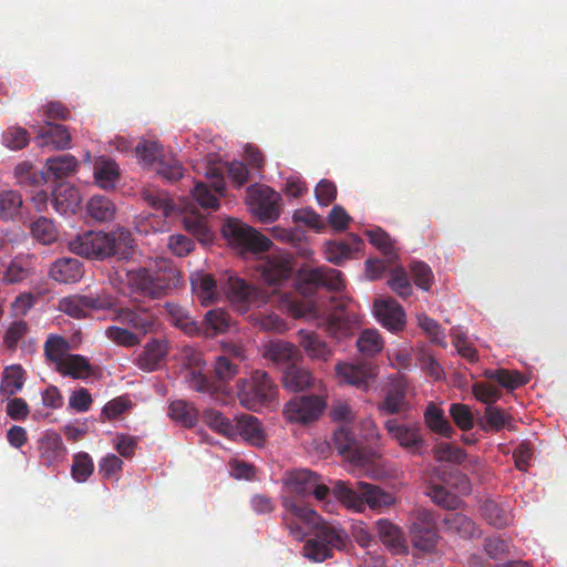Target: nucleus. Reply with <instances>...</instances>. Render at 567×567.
Here are the masks:
<instances>
[{"label":"nucleus","mask_w":567,"mask_h":567,"mask_svg":"<svg viewBox=\"0 0 567 567\" xmlns=\"http://www.w3.org/2000/svg\"><path fill=\"white\" fill-rule=\"evenodd\" d=\"M223 234L231 246L241 251L264 252L271 246L269 238L238 219H228L223 226Z\"/></svg>","instance_id":"9"},{"label":"nucleus","mask_w":567,"mask_h":567,"mask_svg":"<svg viewBox=\"0 0 567 567\" xmlns=\"http://www.w3.org/2000/svg\"><path fill=\"white\" fill-rule=\"evenodd\" d=\"M414 284L422 290L429 291L434 281V275L431 267L424 261L413 260L410 266Z\"/></svg>","instance_id":"55"},{"label":"nucleus","mask_w":567,"mask_h":567,"mask_svg":"<svg viewBox=\"0 0 567 567\" xmlns=\"http://www.w3.org/2000/svg\"><path fill=\"white\" fill-rule=\"evenodd\" d=\"M333 495L349 509L363 512L365 508V498L358 487V491L349 487L344 482L338 481L333 488Z\"/></svg>","instance_id":"39"},{"label":"nucleus","mask_w":567,"mask_h":567,"mask_svg":"<svg viewBox=\"0 0 567 567\" xmlns=\"http://www.w3.org/2000/svg\"><path fill=\"white\" fill-rule=\"evenodd\" d=\"M434 455L437 461H445L460 464L465 460V453L462 449L450 442H440L434 449Z\"/></svg>","instance_id":"59"},{"label":"nucleus","mask_w":567,"mask_h":567,"mask_svg":"<svg viewBox=\"0 0 567 567\" xmlns=\"http://www.w3.org/2000/svg\"><path fill=\"white\" fill-rule=\"evenodd\" d=\"M217 193L213 192L205 183L198 182L195 184L192 195L194 199L203 207L217 209L219 200L216 196Z\"/></svg>","instance_id":"60"},{"label":"nucleus","mask_w":567,"mask_h":567,"mask_svg":"<svg viewBox=\"0 0 567 567\" xmlns=\"http://www.w3.org/2000/svg\"><path fill=\"white\" fill-rule=\"evenodd\" d=\"M235 393L239 404L252 412L270 410L279 403V388L275 379L261 369L237 379Z\"/></svg>","instance_id":"4"},{"label":"nucleus","mask_w":567,"mask_h":567,"mask_svg":"<svg viewBox=\"0 0 567 567\" xmlns=\"http://www.w3.org/2000/svg\"><path fill=\"white\" fill-rule=\"evenodd\" d=\"M115 298L109 293L102 295H73L60 300L59 309L74 319H83L91 310L111 309Z\"/></svg>","instance_id":"12"},{"label":"nucleus","mask_w":567,"mask_h":567,"mask_svg":"<svg viewBox=\"0 0 567 567\" xmlns=\"http://www.w3.org/2000/svg\"><path fill=\"white\" fill-rule=\"evenodd\" d=\"M408 533L413 548L423 554L435 553L441 536L433 511L424 507L411 511L408 517Z\"/></svg>","instance_id":"6"},{"label":"nucleus","mask_w":567,"mask_h":567,"mask_svg":"<svg viewBox=\"0 0 567 567\" xmlns=\"http://www.w3.org/2000/svg\"><path fill=\"white\" fill-rule=\"evenodd\" d=\"M320 384L321 382L317 381L308 369L297 364L288 365L282 375L284 388L291 392L317 389Z\"/></svg>","instance_id":"20"},{"label":"nucleus","mask_w":567,"mask_h":567,"mask_svg":"<svg viewBox=\"0 0 567 567\" xmlns=\"http://www.w3.org/2000/svg\"><path fill=\"white\" fill-rule=\"evenodd\" d=\"M230 326V316L221 308L209 310L199 323L200 332L206 337H215L225 333Z\"/></svg>","instance_id":"35"},{"label":"nucleus","mask_w":567,"mask_h":567,"mask_svg":"<svg viewBox=\"0 0 567 567\" xmlns=\"http://www.w3.org/2000/svg\"><path fill=\"white\" fill-rule=\"evenodd\" d=\"M326 408L321 395L295 396L285 404L282 415L288 423L309 424L318 421Z\"/></svg>","instance_id":"11"},{"label":"nucleus","mask_w":567,"mask_h":567,"mask_svg":"<svg viewBox=\"0 0 567 567\" xmlns=\"http://www.w3.org/2000/svg\"><path fill=\"white\" fill-rule=\"evenodd\" d=\"M39 451L42 463L52 465L61 461L65 454L61 436L54 432H48L39 442Z\"/></svg>","instance_id":"33"},{"label":"nucleus","mask_w":567,"mask_h":567,"mask_svg":"<svg viewBox=\"0 0 567 567\" xmlns=\"http://www.w3.org/2000/svg\"><path fill=\"white\" fill-rule=\"evenodd\" d=\"M192 287L203 306H208L216 301L218 290L216 280L212 275H197L196 278L192 279Z\"/></svg>","instance_id":"41"},{"label":"nucleus","mask_w":567,"mask_h":567,"mask_svg":"<svg viewBox=\"0 0 567 567\" xmlns=\"http://www.w3.org/2000/svg\"><path fill=\"white\" fill-rule=\"evenodd\" d=\"M86 209L89 215L99 221H109L113 219L116 212L114 203L104 195L93 196L89 200Z\"/></svg>","instance_id":"44"},{"label":"nucleus","mask_w":567,"mask_h":567,"mask_svg":"<svg viewBox=\"0 0 567 567\" xmlns=\"http://www.w3.org/2000/svg\"><path fill=\"white\" fill-rule=\"evenodd\" d=\"M408 390L409 381L404 375L400 373L391 375L386 385L384 400L379 404V409L386 414L400 413L408 404Z\"/></svg>","instance_id":"15"},{"label":"nucleus","mask_w":567,"mask_h":567,"mask_svg":"<svg viewBox=\"0 0 567 567\" xmlns=\"http://www.w3.org/2000/svg\"><path fill=\"white\" fill-rule=\"evenodd\" d=\"M184 227L200 241L208 240L210 238V230L207 226V221L204 216L200 215H188L183 219Z\"/></svg>","instance_id":"61"},{"label":"nucleus","mask_w":567,"mask_h":567,"mask_svg":"<svg viewBox=\"0 0 567 567\" xmlns=\"http://www.w3.org/2000/svg\"><path fill=\"white\" fill-rule=\"evenodd\" d=\"M336 372L342 382L361 389H368L369 382L375 378V368L371 363H338Z\"/></svg>","instance_id":"19"},{"label":"nucleus","mask_w":567,"mask_h":567,"mask_svg":"<svg viewBox=\"0 0 567 567\" xmlns=\"http://www.w3.org/2000/svg\"><path fill=\"white\" fill-rule=\"evenodd\" d=\"M282 506V524L295 539L303 540L311 532L313 533L315 524L319 523V515L315 509L293 497L284 498Z\"/></svg>","instance_id":"7"},{"label":"nucleus","mask_w":567,"mask_h":567,"mask_svg":"<svg viewBox=\"0 0 567 567\" xmlns=\"http://www.w3.org/2000/svg\"><path fill=\"white\" fill-rule=\"evenodd\" d=\"M29 331V326L24 320L13 321L7 329L3 342L8 350L16 351L18 342L24 338Z\"/></svg>","instance_id":"62"},{"label":"nucleus","mask_w":567,"mask_h":567,"mask_svg":"<svg viewBox=\"0 0 567 567\" xmlns=\"http://www.w3.org/2000/svg\"><path fill=\"white\" fill-rule=\"evenodd\" d=\"M93 470V461L87 453H79L74 456L71 472L75 481L85 482L92 475Z\"/></svg>","instance_id":"58"},{"label":"nucleus","mask_w":567,"mask_h":567,"mask_svg":"<svg viewBox=\"0 0 567 567\" xmlns=\"http://www.w3.org/2000/svg\"><path fill=\"white\" fill-rule=\"evenodd\" d=\"M389 287L401 298L406 299L413 293L408 272L403 267H396L391 270L388 280Z\"/></svg>","instance_id":"54"},{"label":"nucleus","mask_w":567,"mask_h":567,"mask_svg":"<svg viewBox=\"0 0 567 567\" xmlns=\"http://www.w3.org/2000/svg\"><path fill=\"white\" fill-rule=\"evenodd\" d=\"M305 556L315 561H323L332 557L331 547L327 546L322 540L315 538L307 540L303 546Z\"/></svg>","instance_id":"63"},{"label":"nucleus","mask_w":567,"mask_h":567,"mask_svg":"<svg viewBox=\"0 0 567 567\" xmlns=\"http://www.w3.org/2000/svg\"><path fill=\"white\" fill-rule=\"evenodd\" d=\"M305 284L312 288L324 287L333 291H340L344 288L342 272L324 266L310 269L306 274Z\"/></svg>","instance_id":"21"},{"label":"nucleus","mask_w":567,"mask_h":567,"mask_svg":"<svg viewBox=\"0 0 567 567\" xmlns=\"http://www.w3.org/2000/svg\"><path fill=\"white\" fill-rule=\"evenodd\" d=\"M482 516L492 526L503 528L511 523V515L504 506L487 499L481 506Z\"/></svg>","instance_id":"45"},{"label":"nucleus","mask_w":567,"mask_h":567,"mask_svg":"<svg viewBox=\"0 0 567 567\" xmlns=\"http://www.w3.org/2000/svg\"><path fill=\"white\" fill-rule=\"evenodd\" d=\"M204 370L205 360L200 352L190 351L186 354L184 372L186 383L194 391L214 396L224 392L225 384L238 373V364L225 355L217 357L214 367L217 380L209 379Z\"/></svg>","instance_id":"2"},{"label":"nucleus","mask_w":567,"mask_h":567,"mask_svg":"<svg viewBox=\"0 0 567 567\" xmlns=\"http://www.w3.org/2000/svg\"><path fill=\"white\" fill-rule=\"evenodd\" d=\"M52 196L53 207L61 215L74 214L82 202L80 190L68 184L59 185Z\"/></svg>","instance_id":"26"},{"label":"nucleus","mask_w":567,"mask_h":567,"mask_svg":"<svg viewBox=\"0 0 567 567\" xmlns=\"http://www.w3.org/2000/svg\"><path fill=\"white\" fill-rule=\"evenodd\" d=\"M370 243L375 246L383 255L389 258L395 256L391 237L381 228L367 231Z\"/></svg>","instance_id":"64"},{"label":"nucleus","mask_w":567,"mask_h":567,"mask_svg":"<svg viewBox=\"0 0 567 567\" xmlns=\"http://www.w3.org/2000/svg\"><path fill=\"white\" fill-rule=\"evenodd\" d=\"M388 433L399 444L413 454H421L425 442L420 427H386Z\"/></svg>","instance_id":"31"},{"label":"nucleus","mask_w":567,"mask_h":567,"mask_svg":"<svg viewBox=\"0 0 567 567\" xmlns=\"http://www.w3.org/2000/svg\"><path fill=\"white\" fill-rule=\"evenodd\" d=\"M375 529L381 543L394 555L409 553L408 540L400 526L386 518L375 522Z\"/></svg>","instance_id":"17"},{"label":"nucleus","mask_w":567,"mask_h":567,"mask_svg":"<svg viewBox=\"0 0 567 567\" xmlns=\"http://www.w3.org/2000/svg\"><path fill=\"white\" fill-rule=\"evenodd\" d=\"M84 274L82 262L76 258L63 257L55 260L50 268V277L62 284L78 282Z\"/></svg>","instance_id":"23"},{"label":"nucleus","mask_w":567,"mask_h":567,"mask_svg":"<svg viewBox=\"0 0 567 567\" xmlns=\"http://www.w3.org/2000/svg\"><path fill=\"white\" fill-rule=\"evenodd\" d=\"M133 238L130 230L118 228L112 233L85 231L79 234L68 244L69 249L79 256L104 260L111 257L128 259L133 251Z\"/></svg>","instance_id":"1"},{"label":"nucleus","mask_w":567,"mask_h":567,"mask_svg":"<svg viewBox=\"0 0 567 567\" xmlns=\"http://www.w3.org/2000/svg\"><path fill=\"white\" fill-rule=\"evenodd\" d=\"M358 487L361 489L365 498V506H369L373 511L389 508L395 502V498L391 493L383 491L379 486L365 482H358Z\"/></svg>","instance_id":"34"},{"label":"nucleus","mask_w":567,"mask_h":567,"mask_svg":"<svg viewBox=\"0 0 567 567\" xmlns=\"http://www.w3.org/2000/svg\"><path fill=\"white\" fill-rule=\"evenodd\" d=\"M292 270L290 257L274 256L265 265L262 277L269 285H279L291 276Z\"/></svg>","instance_id":"30"},{"label":"nucleus","mask_w":567,"mask_h":567,"mask_svg":"<svg viewBox=\"0 0 567 567\" xmlns=\"http://www.w3.org/2000/svg\"><path fill=\"white\" fill-rule=\"evenodd\" d=\"M35 141L41 147L52 145L55 150H66L71 144V135L64 125L47 122V126L40 130Z\"/></svg>","instance_id":"27"},{"label":"nucleus","mask_w":567,"mask_h":567,"mask_svg":"<svg viewBox=\"0 0 567 567\" xmlns=\"http://www.w3.org/2000/svg\"><path fill=\"white\" fill-rule=\"evenodd\" d=\"M48 176L54 179H62L75 172L78 161L73 155L64 154L47 159Z\"/></svg>","instance_id":"42"},{"label":"nucleus","mask_w":567,"mask_h":567,"mask_svg":"<svg viewBox=\"0 0 567 567\" xmlns=\"http://www.w3.org/2000/svg\"><path fill=\"white\" fill-rule=\"evenodd\" d=\"M358 350L367 355L373 357L381 352L383 348V341L377 330L365 329L361 332L357 340Z\"/></svg>","instance_id":"52"},{"label":"nucleus","mask_w":567,"mask_h":567,"mask_svg":"<svg viewBox=\"0 0 567 567\" xmlns=\"http://www.w3.org/2000/svg\"><path fill=\"white\" fill-rule=\"evenodd\" d=\"M215 433L233 441H244L252 446H262L266 441L264 427H210Z\"/></svg>","instance_id":"29"},{"label":"nucleus","mask_w":567,"mask_h":567,"mask_svg":"<svg viewBox=\"0 0 567 567\" xmlns=\"http://www.w3.org/2000/svg\"><path fill=\"white\" fill-rule=\"evenodd\" d=\"M363 245L362 239L355 234H348L343 240H330L326 243V259L333 265H341L351 259L354 252L360 251Z\"/></svg>","instance_id":"18"},{"label":"nucleus","mask_w":567,"mask_h":567,"mask_svg":"<svg viewBox=\"0 0 567 567\" xmlns=\"http://www.w3.org/2000/svg\"><path fill=\"white\" fill-rule=\"evenodd\" d=\"M234 420H237V425H258L257 417L249 414L230 417L217 409H207L203 412V421L207 425H231Z\"/></svg>","instance_id":"43"},{"label":"nucleus","mask_w":567,"mask_h":567,"mask_svg":"<svg viewBox=\"0 0 567 567\" xmlns=\"http://www.w3.org/2000/svg\"><path fill=\"white\" fill-rule=\"evenodd\" d=\"M168 353L166 340L152 339L136 358V365L147 372L158 369L159 364Z\"/></svg>","instance_id":"22"},{"label":"nucleus","mask_w":567,"mask_h":567,"mask_svg":"<svg viewBox=\"0 0 567 567\" xmlns=\"http://www.w3.org/2000/svg\"><path fill=\"white\" fill-rule=\"evenodd\" d=\"M105 336L114 343L122 347H134L140 344L141 334L134 333L126 328L111 326L105 330Z\"/></svg>","instance_id":"56"},{"label":"nucleus","mask_w":567,"mask_h":567,"mask_svg":"<svg viewBox=\"0 0 567 567\" xmlns=\"http://www.w3.org/2000/svg\"><path fill=\"white\" fill-rule=\"evenodd\" d=\"M167 414L173 422L182 425H196L199 417L198 409L192 402L185 400L172 401Z\"/></svg>","instance_id":"38"},{"label":"nucleus","mask_w":567,"mask_h":567,"mask_svg":"<svg viewBox=\"0 0 567 567\" xmlns=\"http://www.w3.org/2000/svg\"><path fill=\"white\" fill-rule=\"evenodd\" d=\"M94 178L99 187L114 189L120 179L118 165L112 159H101L94 164Z\"/></svg>","instance_id":"36"},{"label":"nucleus","mask_w":567,"mask_h":567,"mask_svg":"<svg viewBox=\"0 0 567 567\" xmlns=\"http://www.w3.org/2000/svg\"><path fill=\"white\" fill-rule=\"evenodd\" d=\"M233 307L240 313H246L250 307L266 303L267 295L246 280L228 276L221 284Z\"/></svg>","instance_id":"10"},{"label":"nucleus","mask_w":567,"mask_h":567,"mask_svg":"<svg viewBox=\"0 0 567 567\" xmlns=\"http://www.w3.org/2000/svg\"><path fill=\"white\" fill-rule=\"evenodd\" d=\"M133 408L132 401L126 396H117L109 401L103 410V421L121 420L124 415L128 414Z\"/></svg>","instance_id":"53"},{"label":"nucleus","mask_w":567,"mask_h":567,"mask_svg":"<svg viewBox=\"0 0 567 567\" xmlns=\"http://www.w3.org/2000/svg\"><path fill=\"white\" fill-rule=\"evenodd\" d=\"M23 386V369L19 364L6 367L2 371L0 382V393L3 395H13Z\"/></svg>","instance_id":"47"},{"label":"nucleus","mask_w":567,"mask_h":567,"mask_svg":"<svg viewBox=\"0 0 567 567\" xmlns=\"http://www.w3.org/2000/svg\"><path fill=\"white\" fill-rule=\"evenodd\" d=\"M318 474L306 468L296 470L289 472L285 480L287 486H289L298 495L305 496L311 493L315 482L318 478Z\"/></svg>","instance_id":"40"},{"label":"nucleus","mask_w":567,"mask_h":567,"mask_svg":"<svg viewBox=\"0 0 567 567\" xmlns=\"http://www.w3.org/2000/svg\"><path fill=\"white\" fill-rule=\"evenodd\" d=\"M142 198L148 206L157 212H161L165 217L169 216L175 209L173 199L165 190L145 188L142 192Z\"/></svg>","instance_id":"46"},{"label":"nucleus","mask_w":567,"mask_h":567,"mask_svg":"<svg viewBox=\"0 0 567 567\" xmlns=\"http://www.w3.org/2000/svg\"><path fill=\"white\" fill-rule=\"evenodd\" d=\"M250 213L261 223L276 221L281 213V196L266 185H250L247 189Z\"/></svg>","instance_id":"8"},{"label":"nucleus","mask_w":567,"mask_h":567,"mask_svg":"<svg viewBox=\"0 0 567 567\" xmlns=\"http://www.w3.org/2000/svg\"><path fill=\"white\" fill-rule=\"evenodd\" d=\"M69 350L70 342L61 336L50 334L44 342V354L55 368L70 354Z\"/></svg>","instance_id":"48"},{"label":"nucleus","mask_w":567,"mask_h":567,"mask_svg":"<svg viewBox=\"0 0 567 567\" xmlns=\"http://www.w3.org/2000/svg\"><path fill=\"white\" fill-rule=\"evenodd\" d=\"M30 230L35 240L43 245H50L58 239V230L54 223L47 218L40 217L30 225Z\"/></svg>","instance_id":"50"},{"label":"nucleus","mask_w":567,"mask_h":567,"mask_svg":"<svg viewBox=\"0 0 567 567\" xmlns=\"http://www.w3.org/2000/svg\"><path fill=\"white\" fill-rule=\"evenodd\" d=\"M378 427H337L332 444L340 455L355 465L372 462L379 454Z\"/></svg>","instance_id":"5"},{"label":"nucleus","mask_w":567,"mask_h":567,"mask_svg":"<svg viewBox=\"0 0 567 567\" xmlns=\"http://www.w3.org/2000/svg\"><path fill=\"white\" fill-rule=\"evenodd\" d=\"M473 394L477 400L486 404L485 416L487 425H512L515 420L505 410L493 405L502 395L499 389L487 382H478L473 385Z\"/></svg>","instance_id":"13"},{"label":"nucleus","mask_w":567,"mask_h":567,"mask_svg":"<svg viewBox=\"0 0 567 567\" xmlns=\"http://www.w3.org/2000/svg\"><path fill=\"white\" fill-rule=\"evenodd\" d=\"M55 370L73 379H87L92 373L89 360L81 354H69Z\"/></svg>","instance_id":"37"},{"label":"nucleus","mask_w":567,"mask_h":567,"mask_svg":"<svg viewBox=\"0 0 567 567\" xmlns=\"http://www.w3.org/2000/svg\"><path fill=\"white\" fill-rule=\"evenodd\" d=\"M446 532L456 534L464 539L474 538L480 534L476 524L462 513H447L443 518Z\"/></svg>","instance_id":"32"},{"label":"nucleus","mask_w":567,"mask_h":567,"mask_svg":"<svg viewBox=\"0 0 567 567\" xmlns=\"http://www.w3.org/2000/svg\"><path fill=\"white\" fill-rule=\"evenodd\" d=\"M313 534L332 550H342L347 546L348 535L346 530L323 520L320 516L319 523L315 524Z\"/></svg>","instance_id":"28"},{"label":"nucleus","mask_w":567,"mask_h":567,"mask_svg":"<svg viewBox=\"0 0 567 567\" xmlns=\"http://www.w3.org/2000/svg\"><path fill=\"white\" fill-rule=\"evenodd\" d=\"M299 344L311 360L328 361L333 354L332 348L313 331L300 330Z\"/></svg>","instance_id":"24"},{"label":"nucleus","mask_w":567,"mask_h":567,"mask_svg":"<svg viewBox=\"0 0 567 567\" xmlns=\"http://www.w3.org/2000/svg\"><path fill=\"white\" fill-rule=\"evenodd\" d=\"M485 377L488 380L497 382L501 386L515 390L527 383L526 378L516 370L495 369L486 370Z\"/></svg>","instance_id":"49"},{"label":"nucleus","mask_w":567,"mask_h":567,"mask_svg":"<svg viewBox=\"0 0 567 567\" xmlns=\"http://www.w3.org/2000/svg\"><path fill=\"white\" fill-rule=\"evenodd\" d=\"M115 319L123 326L132 328L134 333L141 334V339L158 327L157 317L146 308H120L115 312Z\"/></svg>","instance_id":"14"},{"label":"nucleus","mask_w":567,"mask_h":567,"mask_svg":"<svg viewBox=\"0 0 567 567\" xmlns=\"http://www.w3.org/2000/svg\"><path fill=\"white\" fill-rule=\"evenodd\" d=\"M31 275L29 260L22 257H16L9 265L3 279L8 284H17L27 279Z\"/></svg>","instance_id":"57"},{"label":"nucleus","mask_w":567,"mask_h":567,"mask_svg":"<svg viewBox=\"0 0 567 567\" xmlns=\"http://www.w3.org/2000/svg\"><path fill=\"white\" fill-rule=\"evenodd\" d=\"M126 282L133 292L158 299L179 285L181 272L172 262L161 260L155 262L153 267L128 270Z\"/></svg>","instance_id":"3"},{"label":"nucleus","mask_w":567,"mask_h":567,"mask_svg":"<svg viewBox=\"0 0 567 567\" xmlns=\"http://www.w3.org/2000/svg\"><path fill=\"white\" fill-rule=\"evenodd\" d=\"M374 311L377 319L389 331H402L405 326V312L393 298L375 299Z\"/></svg>","instance_id":"16"},{"label":"nucleus","mask_w":567,"mask_h":567,"mask_svg":"<svg viewBox=\"0 0 567 567\" xmlns=\"http://www.w3.org/2000/svg\"><path fill=\"white\" fill-rule=\"evenodd\" d=\"M163 308L168 321L174 327L188 336L200 333L199 323L189 315L187 309L175 302H166Z\"/></svg>","instance_id":"25"},{"label":"nucleus","mask_w":567,"mask_h":567,"mask_svg":"<svg viewBox=\"0 0 567 567\" xmlns=\"http://www.w3.org/2000/svg\"><path fill=\"white\" fill-rule=\"evenodd\" d=\"M21 206L22 197L18 192H0V219H13L19 214Z\"/></svg>","instance_id":"51"}]
</instances>
